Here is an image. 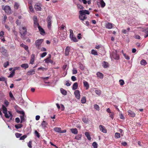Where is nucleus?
Masks as SVG:
<instances>
[{"mask_svg":"<svg viewBox=\"0 0 148 148\" xmlns=\"http://www.w3.org/2000/svg\"><path fill=\"white\" fill-rule=\"evenodd\" d=\"M2 8L5 12L8 14H10L11 12V10L10 7L8 5H6L5 7L3 5L2 6Z\"/></svg>","mask_w":148,"mask_h":148,"instance_id":"obj_1","label":"nucleus"},{"mask_svg":"<svg viewBox=\"0 0 148 148\" xmlns=\"http://www.w3.org/2000/svg\"><path fill=\"white\" fill-rule=\"evenodd\" d=\"M43 40L42 39H38L36 40L35 42V45L36 47L39 49L41 47V45L43 42Z\"/></svg>","mask_w":148,"mask_h":148,"instance_id":"obj_2","label":"nucleus"},{"mask_svg":"<svg viewBox=\"0 0 148 148\" xmlns=\"http://www.w3.org/2000/svg\"><path fill=\"white\" fill-rule=\"evenodd\" d=\"M20 31V33L23 36H24L27 34V29L25 27H23L22 29Z\"/></svg>","mask_w":148,"mask_h":148,"instance_id":"obj_3","label":"nucleus"},{"mask_svg":"<svg viewBox=\"0 0 148 148\" xmlns=\"http://www.w3.org/2000/svg\"><path fill=\"white\" fill-rule=\"evenodd\" d=\"M112 56L113 58L115 59L118 60L119 58V55L117 53L116 51H115L112 53Z\"/></svg>","mask_w":148,"mask_h":148,"instance_id":"obj_4","label":"nucleus"},{"mask_svg":"<svg viewBox=\"0 0 148 148\" xmlns=\"http://www.w3.org/2000/svg\"><path fill=\"white\" fill-rule=\"evenodd\" d=\"M8 112L9 114L7 112L4 113V116L6 118L8 119L10 117V120H12L13 117V115L11 112L8 111Z\"/></svg>","mask_w":148,"mask_h":148,"instance_id":"obj_5","label":"nucleus"},{"mask_svg":"<svg viewBox=\"0 0 148 148\" xmlns=\"http://www.w3.org/2000/svg\"><path fill=\"white\" fill-rule=\"evenodd\" d=\"M52 17L48 16L47 18V26L49 28H50L51 24Z\"/></svg>","mask_w":148,"mask_h":148,"instance_id":"obj_6","label":"nucleus"},{"mask_svg":"<svg viewBox=\"0 0 148 148\" xmlns=\"http://www.w3.org/2000/svg\"><path fill=\"white\" fill-rule=\"evenodd\" d=\"M79 13L80 14L84 15V16H86V14H90V12L88 10H82L79 11Z\"/></svg>","mask_w":148,"mask_h":148,"instance_id":"obj_7","label":"nucleus"},{"mask_svg":"<svg viewBox=\"0 0 148 148\" xmlns=\"http://www.w3.org/2000/svg\"><path fill=\"white\" fill-rule=\"evenodd\" d=\"M99 128L100 130L102 132L106 133L107 132V130L103 126L100 125L99 126Z\"/></svg>","mask_w":148,"mask_h":148,"instance_id":"obj_8","label":"nucleus"},{"mask_svg":"<svg viewBox=\"0 0 148 148\" xmlns=\"http://www.w3.org/2000/svg\"><path fill=\"white\" fill-rule=\"evenodd\" d=\"M51 55L50 54H49V56L48 58H46L45 60V63H53V61L51 60Z\"/></svg>","mask_w":148,"mask_h":148,"instance_id":"obj_9","label":"nucleus"},{"mask_svg":"<svg viewBox=\"0 0 148 148\" xmlns=\"http://www.w3.org/2000/svg\"><path fill=\"white\" fill-rule=\"evenodd\" d=\"M74 95L75 97L77 99H79L80 97V92L79 90H76L74 92Z\"/></svg>","mask_w":148,"mask_h":148,"instance_id":"obj_10","label":"nucleus"},{"mask_svg":"<svg viewBox=\"0 0 148 148\" xmlns=\"http://www.w3.org/2000/svg\"><path fill=\"white\" fill-rule=\"evenodd\" d=\"M70 50V48L69 46H67L66 47L65 49V56H68L69 54V52Z\"/></svg>","mask_w":148,"mask_h":148,"instance_id":"obj_11","label":"nucleus"},{"mask_svg":"<svg viewBox=\"0 0 148 148\" xmlns=\"http://www.w3.org/2000/svg\"><path fill=\"white\" fill-rule=\"evenodd\" d=\"M35 58V55L34 54H32L31 56V59L30 60V63L32 64H33L34 62V61Z\"/></svg>","mask_w":148,"mask_h":148,"instance_id":"obj_12","label":"nucleus"},{"mask_svg":"<svg viewBox=\"0 0 148 148\" xmlns=\"http://www.w3.org/2000/svg\"><path fill=\"white\" fill-rule=\"evenodd\" d=\"M47 124V123L46 121L43 120L42 121L41 125L43 128L45 129L46 127V126Z\"/></svg>","mask_w":148,"mask_h":148,"instance_id":"obj_13","label":"nucleus"},{"mask_svg":"<svg viewBox=\"0 0 148 148\" xmlns=\"http://www.w3.org/2000/svg\"><path fill=\"white\" fill-rule=\"evenodd\" d=\"M128 114L130 116L132 117H134L135 116V114L132 111H131L130 110H129L128 111Z\"/></svg>","mask_w":148,"mask_h":148,"instance_id":"obj_14","label":"nucleus"},{"mask_svg":"<svg viewBox=\"0 0 148 148\" xmlns=\"http://www.w3.org/2000/svg\"><path fill=\"white\" fill-rule=\"evenodd\" d=\"M1 52L4 55H6L7 53V50L4 48L2 47L1 49Z\"/></svg>","mask_w":148,"mask_h":148,"instance_id":"obj_15","label":"nucleus"},{"mask_svg":"<svg viewBox=\"0 0 148 148\" xmlns=\"http://www.w3.org/2000/svg\"><path fill=\"white\" fill-rule=\"evenodd\" d=\"M35 69H33L32 70L29 71H28L27 73V75H30L35 74Z\"/></svg>","mask_w":148,"mask_h":148,"instance_id":"obj_16","label":"nucleus"},{"mask_svg":"<svg viewBox=\"0 0 148 148\" xmlns=\"http://www.w3.org/2000/svg\"><path fill=\"white\" fill-rule=\"evenodd\" d=\"M39 31L40 32V34L42 35H43L44 34H45V32L44 31L43 29L40 26H39L38 28Z\"/></svg>","mask_w":148,"mask_h":148,"instance_id":"obj_17","label":"nucleus"},{"mask_svg":"<svg viewBox=\"0 0 148 148\" xmlns=\"http://www.w3.org/2000/svg\"><path fill=\"white\" fill-rule=\"evenodd\" d=\"M96 75L97 77L101 79H102L103 78V74L99 72H97L96 74Z\"/></svg>","mask_w":148,"mask_h":148,"instance_id":"obj_18","label":"nucleus"},{"mask_svg":"<svg viewBox=\"0 0 148 148\" xmlns=\"http://www.w3.org/2000/svg\"><path fill=\"white\" fill-rule=\"evenodd\" d=\"M83 84L84 86L86 87V89H88L89 87V85L88 82L86 81H84L83 82Z\"/></svg>","mask_w":148,"mask_h":148,"instance_id":"obj_19","label":"nucleus"},{"mask_svg":"<svg viewBox=\"0 0 148 148\" xmlns=\"http://www.w3.org/2000/svg\"><path fill=\"white\" fill-rule=\"evenodd\" d=\"M112 24L110 23H108L106 25V27L108 29H111L112 28Z\"/></svg>","mask_w":148,"mask_h":148,"instance_id":"obj_20","label":"nucleus"},{"mask_svg":"<svg viewBox=\"0 0 148 148\" xmlns=\"http://www.w3.org/2000/svg\"><path fill=\"white\" fill-rule=\"evenodd\" d=\"M79 18L80 20L84 21V20H86L87 19V17L86 16L80 14L79 16Z\"/></svg>","mask_w":148,"mask_h":148,"instance_id":"obj_21","label":"nucleus"},{"mask_svg":"<svg viewBox=\"0 0 148 148\" xmlns=\"http://www.w3.org/2000/svg\"><path fill=\"white\" fill-rule=\"evenodd\" d=\"M78 87V84L77 82L73 84L72 87V89L75 90L77 89Z\"/></svg>","mask_w":148,"mask_h":148,"instance_id":"obj_22","label":"nucleus"},{"mask_svg":"<svg viewBox=\"0 0 148 148\" xmlns=\"http://www.w3.org/2000/svg\"><path fill=\"white\" fill-rule=\"evenodd\" d=\"M71 38V40H73L74 42H77L78 41V40L73 35H71V36H70Z\"/></svg>","mask_w":148,"mask_h":148,"instance_id":"obj_23","label":"nucleus"},{"mask_svg":"<svg viewBox=\"0 0 148 148\" xmlns=\"http://www.w3.org/2000/svg\"><path fill=\"white\" fill-rule=\"evenodd\" d=\"M34 8L36 11H40L41 10V8L40 6L38 5H34Z\"/></svg>","mask_w":148,"mask_h":148,"instance_id":"obj_24","label":"nucleus"},{"mask_svg":"<svg viewBox=\"0 0 148 148\" xmlns=\"http://www.w3.org/2000/svg\"><path fill=\"white\" fill-rule=\"evenodd\" d=\"M85 134L89 140H91V138L90 136V134L89 132H86L85 133Z\"/></svg>","mask_w":148,"mask_h":148,"instance_id":"obj_25","label":"nucleus"},{"mask_svg":"<svg viewBox=\"0 0 148 148\" xmlns=\"http://www.w3.org/2000/svg\"><path fill=\"white\" fill-rule=\"evenodd\" d=\"M60 90L61 92L62 95H66L67 92L65 90H64L63 88H61Z\"/></svg>","mask_w":148,"mask_h":148,"instance_id":"obj_26","label":"nucleus"},{"mask_svg":"<svg viewBox=\"0 0 148 148\" xmlns=\"http://www.w3.org/2000/svg\"><path fill=\"white\" fill-rule=\"evenodd\" d=\"M21 47L23 48L27 51H28V47L25 44L22 43L20 45Z\"/></svg>","mask_w":148,"mask_h":148,"instance_id":"obj_27","label":"nucleus"},{"mask_svg":"<svg viewBox=\"0 0 148 148\" xmlns=\"http://www.w3.org/2000/svg\"><path fill=\"white\" fill-rule=\"evenodd\" d=\"M71 132L75 134H77L78 133V130L76 128L71 129Z\"/></svg>","mask_w":148,"mask_h":148,"instance_id":"obj_28","label":"nucleus"},{"mask_svg":"<svg viewBox=\"0 0 148 148\" xmlns=\"http://www.w3.org/2000/svg\"><path fill=\"white\" fill-rule=\"evenodd\" d=\"M21 67L25 69L29 67V65L27 64H23L21 65Z\"/></svg>","mask_w":148,"mask_h":148,"instance_id":"obj_29","label":"nucleus"},{"mask_svg":"<svg viewBox=\"0 0 148 148\" xmlns=\"http://www.w3.org/2000/svg\"><path fill=\"white\" fill-rule=\"evenodd\" d=\"M2 109L3 110V113L7 112V108L3 105H2Z\"/></svg>","mask_w":148,"mask_h":148,"instance_id":"obj_30","label":"nucleus"},{"mask_svg":"<svg viewBox=\"0 0 148 148\" xmlns=\"http://www.w3.org/2000/svg\"><path fill=\"white\" fill-rule=\"evenodd\" d=\"M61 128L60 127H55L54 128V130L56 132L60 133L61 130Z\"/></svg>","mask_w":148,"mask_h":148,"instance_id":"obj_31","label":"nucleus"},{"mask_svg":"<svg viewBox=\"0 0 148 148\" xmlns=\"http://www.w3.org/2000/svg\"><path fill=\"white\" fill-rule=\"evenodd\" d=\"M100 1L101 7L102 8L104 7L106 5L105 3L104 2L103 0H100Z\"/></svg>","mask_w":148,"mask_h":148,"instance_id":"obj_32","label":"nucleus"},{"mask_svg":"<svg viewBox=\"0 0 148 148\" xmlns=\"http://www.w3.org/2000/svg\"><path fill=\"white\" fill-rule=\"evenodd\" d=\"M121 137L120 134L118 132H116L115 134V138H119Z\"/></svg>","mask_w":148,"mask_h":148,"instance_id":"obj_33","label":"nucleus"},{"mask_svg":"<svg viewBox=\"0 0 148 148\" xmlns=\"http://www.w3.org/2000/svg\"><path fill=\"white\" fill-rule=\"evenodd\" d=\"M108 63L105 61H104L103 63V67L106 68L108 67Z\"/></svg>","mask_w":148,"mask_h":148,"instance_id":"obj_34","label":"nucleus"},{"mask_svg":"<svg viewBox=\"0 0 148 148\" xmlns=\"http://www.w3.org/2000/svg\"><path fill=\"white\" fill-rule=\"evenodd\" d=\"M140 64L142 65L145 66L147 64V63L145 60H142L140 61Z\"/></svg>","mask_w":148,"mask_h":148,"instance_id":"obj_35","label":"nucleus"},{"mask_svg":"<svg viewBox=\"0 0 148 148\" xmlns=\"http://www.w3.org/2000/svg\"><path fill=\"white\" fill-rule=\"evenodd\" d=\"M7 17L6 15H4L3 18L2 19V23L3 24H4L6 22Z\"/></svg>","mask_w":148,"mask_h":148,"instance_id":"obj_36","label":"nucleus"},{"mask_svg":"<svg viewBox=\"0 0 148 148\" xmlns=\"http://www.w3.org/2000/svg\"><path fill=\"white\" fill-rule=\"evenodd\" d=\"M23 127V125L21 124H19L18 125H15V127L17 129Z\"/></svg>","mask_w":148,"mask_h":148,"instance_id":"obj_37","label":"nucleus"},{"mask_svg":"<svg viewBox=\"0 0 148 148\" xmlns=\"http://www.w3.org/2000/svg\"><path fill=\"white\" fill-rule=\"evenodd\" d=\"M81 102L82 103H84L86 102V97H82L81 99Z\"/></svg>","mask_w":148,"mask_h":148,"instance_id":"obj_38","label":"nucleus"},{"mask_svg":"<svg viewBox=\"0 0 148 148\" xmlns=\"http://www.w3.org/2000/svg\"><path fill=\"white\" fill-rule=\"evenodd\" d=\"M19 6V5L18 3L17 2H15L14 4V7L15 9L17 10Z\"/></svg>","mask_w":148,"mask_h":148,"instance_id":"obj_39","label":"nucleus"},{"mask_svg":"<svg viewBox=\"0 0 148 148\" xmlns=\"http://www.w3.org/2000/svg\"><path fill=\"white\" fill-rule=\"evenodd\" d=\"M91 54L94 55H97L98 54L96 51L92 49L91 51Z\"/></svg>","mask_w":148,"mask_h":148,"instance_id":"obj_40","label":"nucleus"},{"mask_svg":"<svg viewBox=\"0 0 148 148\" xmlns=\"http://www.w3.org/2000/svg\"><path fill=\"white\" fill-rule=\"evenodd\" d=\"M88 119L86 117H84L82 119V121L83 122L86 123H87L88 122Z\"/></svg>","mask_w":148,"mask_h":148,"instance_id":"obj_41","label":"nucleus"},{"mask_svg":"<svg viewBox=\"0 0 148 148\" xmlns=\"http://www.w3.org/2000/svg\"><path fill=\"white\" fill-rule=\"evenodd\" d=\"M82 137L81 135H78L75 137V139L77 140H79Z\"/></svg>","mask_w":148,"mask_h":148,"instance_id":"obj_42","label":"nucleus"},{"mask_svg":"<svg viewBox=\"0 0 148 148\" xmlns=\"http://www.w3.org/2000/svg\"><path fill=\"white\" fill-rule=\"evenodd\" d=\"M77 7L79 9H83L84 8L83 6L80 4H77Z\"/></svg>","mask_w":148,"mask_h":148,"instance_id":"obj_43","label":"nucleus"},{"mask_svg":"<svg viewBox=\"0 0 148 148\" xmlns=\"http://www.w3.org/2000/svg\"><path fill=\"white\" fill-rule=\"evenodd\" d=\"M92 145L94 148H97L98 145L96 142H94L92 144Z\"/></svg>","mask_w":148,"mask_h":148,"instance_id":"obj_44","label":"nucleus"},{"mask_svg":"<svg viewBox=\"0 0 148 148\" xmlns=\"http://www.w3.org/2000/svg\"><path fill=\"white\" fill-rule=\"evenodd\" d=\"M20 117L21 119V123L23 122L25 120L24 115H21Z\"/></svg>","mask_w":148,"mask_h":148,"instance_id":"obj_45","label":"nucleus"},{"mask_svg":"<svg viewBox=\"0 0 148 148\" xmlns=\"http://www.w3.org/2000/svg\"><path fill=\"white\" fill-rule=\"evenodd\" d=\"M27 136L26 135H24L22 136H21L20 138V140H24Z\"/></svg>","mask_w":148,"mask_h":148,"instance_id":"obj_46","label":"nucleus"},{"mask_svg":"<svg viewBox=\"0 0 148 148\" xmlns=\"http://www.w3.org/2000/svg\"><path fill=\"white\" fill-rule=\"evenodd\" d=\"M34 26L36 28L37 27H38V26H40L38 22H34Z\"/></svg>","mask_w":148,"mask_h":148,"instance_id":"obj_47","label":"nucleus"},{"mask_svg":"<svg viewBox=\"0 0 148 148\" xmlns=\"http://www.w3.org/2000/svg\"><path fill=\"white\" fill-rule=\"evenodd\" d=\"M35 134L38 138H39L40 136L39 133L36 131L35 130Z\"/></svg>","mask_w":148,"mask_h":148,"instance_id":"obj_48","label":"nucleus"},{"mask_svg":"<svg viewBox=\"0 0 148 148\" xmlns=\"http://www.w3.org/2000/svg\"><path fill=\"white\" fill-rule=\"evenodd\" d=\"M32 141L31 140H30L29 143H27V145L28 147L30 148H32Z\"/></svg>","mask_w":148,"mask_h":148,"instance_id":"obj_49","label":"nucleus"},{"mask_svg":"<svg viewBox=\"0 0 148 148\" xmlns=\"http://www.w3.org/2000/svg\"><path fill=\"white\" fill-rule=\"evenodd\" d=\"M142 31L146 33L147 34H148V28L147 27L146 28L143 29L142 30Z\"/></svg>","mask_w":148,"mask_h":148,"instance_id":"obj_50","label":"nucleus"},{"mask_svg":"<svg viewBox=\"0 0 148 148\" xmlns=\"http://www.w3.org/2000/svg\"><path fill=\"white\" fill-rule=\"evenodd\" d=\"M119 82L120 83V85L121 86L125 84L124 82L123 79L119 80Z\"/></svg>","mask_w":148,"mask_h":148,"instance_id":"obj_51","label":"nucleus"},{"mask_svg":"<svg viewBox=\"0 0 148 148\" xmlns=\"http://www.w3.org/2000/svg\"><path fill=\"white\" fill-rule=\"evenodd\" d=\"M4 103L6 107H8L9 104V102L8 101V100H5L4 101Z\"/></svg>","mask_w":148,"mask_h":148,"instance_id":"obj_52","label":"nucleus"},{"mask_svg":"<svg viewBox=\"0 0 148 148\" xmlns=\"http://www.w3.org/2000/svg\"><path fill=\"white\" fill-rule=\"evenodd\" d=\"M77 70L75 68H74L72 70V73L73 74H76L77 73Z\"/></svg>","mask_w":148,"mask_h":148,"instance_id":"obj_53","label":"nucleus"},{"mask_svg":"<svg viewBox=\"0 0 148 148\" xmlns=\"http://www.w3.org/2000/svg\"><path fill=\"white\" fill-rule=\"evenodd\" d=\"M15 135L16 138H18L21 137V136L22 135V134L16 133H15Z\"/></svg>","mask_w":148,"mask_h":148,"instance_id":"obj_54","label":"nucleus"},{"mask_svg":"<svg viewBox=\"0 0 148 148\" xmlns=\"http://www.w3.org/2000/svg\"><path fill=\"white\" fill-rule=\"evenodd\" d=\"M9 62L8 61L5 63L4 64V67L5 68H6L9 65Z\"/></svg>","mask_w":148,"mask_h":148,"instance_id":"obj_55","label":"nucleus"},{"mask_svg":"<svg viewBox=\"0 0 148 148\" xmlns=\"http://www.w3.org/2000/svg\"><path fill=\"white\" fill-rule=\"evenodd\" d=\"M123 56L127 60H129L130 59L129 56L127 55L126 53L123 54Z\"/></svg>","mask_w":148,"mask_h":148,"instance_id":"obj_56","label":"nucleus"},{"mask_svg":"<svg viewBox=\"0 0 148 148\" xmlns=\"http://www.w3.org/2000/svg\"><path fill=\"white\" fill-rule=\"evenodd\" d=\"M47 54V53L46 52H44L41 54L40 57L41 58H43Z\"/></svg>","mask_w":148,"mask_h":148,"instance_id":"obj_57","label":"nucleus"},{"mask_svg":"<svg viewBox=\"0 0 148 148\" xmlns=\"http://www.w3.org/2000/svg\"><path fill=\"white\" fill-rule=\"evenodd\" d=\"M94 107L95 109L97 110H99V106L97 104H95L94 105Z\"/></svg>","mask_w":148,"mask_h":148,"instance_id":"obj_58","label":"nucleus"},{"mask_svg":"<svg viewBox=\"0 0 148 148\" xmlns=\"http://www.w3.org/2000/svg\"><path fill=\"white\" fill-rule=\"evenodd\" d=\"M114 113L113 112H112L111 113H110L109 115H110V117L111 118V119H113L114 118Z\"/></svg>","mask_w":148,"mask_h":148,"instance_id":"obj_59","label":"nucleus"},{"mask_svg":"<svg viewBox=\"0 0 148 148\" xmlns=\"http://www.w3.org/2000/svg\"><path fill=\"white\" fill-rule=\"evenodd\" d=\"M15 73V72H14L13 71L12 73L10 74L9 76L8 77H13Z\"/></svg>","mask_w":148,"mask_h":148,"instance_id":"obj_60","label":"nucleus"},{"mask_svg":"<svg viewBox=\"0 0 148 148\" xmlns=\"http://www.w3.org/2000/svg\"><path fill=\"white\" fill-rule=\"evenodd\" d=\"M71 79L73 81H75L77 80L76 78L74 76H72L71 77Z\"/></svg>","mask_w":148,"mask_h":148,"instance_id":"obj_61","label":"nucleus"},{"mask_svg":"<svg viewBox=\"0 0 148 148\" xmlns=\"http://www.w3.org/2000/svg\"><path fill=\"white\" fill-rule=\"evenodd\" d=\"M33 21H34V22H38V19H37V17L36 16H34V18H33Z\"/></svg>","mask_w":148,"mask_h":148,"instance_id":"obj_62","label":"nucleus"},{"mask_svg":"<svg viewBox=\"0 0 148 148\" xmlns=\"http://www.w3.org/2000/svg\"><path fill=\"white\" fill-rule=\"evenodd\" d=\"M17 112L21 114H22V115H25V113L23 111H17Z\"/></svg>","mask_w":148,"mask_h":148,"instance_id":"obj_63","label":"nucleus"},{"mask_svg":"<svg viewBox=\"0 0 148 148\" xmlns=\"http://www.w3.org/2000/svg\"><path fill=\"white\" fill-rule=\"evenodd\" d=\"M15 122L18 123L20 122V119L18 117L16 118L15 119Z\"/></svg>","mask_w":148,"mask_h":148,"instance_id":"obj_64","label":"nucleus"}]
</instances>
